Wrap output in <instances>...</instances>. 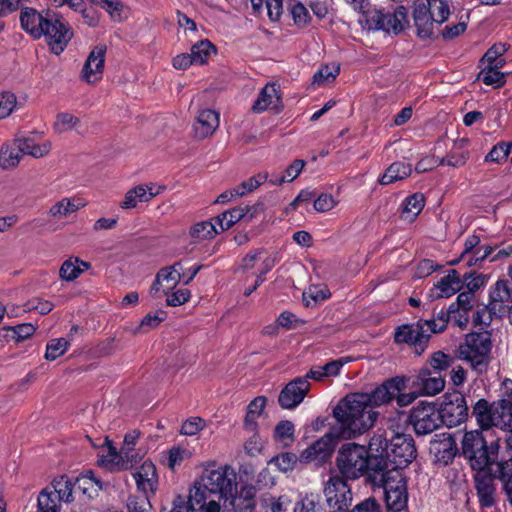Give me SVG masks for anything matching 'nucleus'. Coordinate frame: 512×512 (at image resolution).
Returning <instances> with one entry per match:
<instances>
[{"label": "nucleus", "instance_id": "3c124183", "mask_svg": "<svg viewBox=\"0 0 512 512\" xmlns=\"http://www.w3.org/2000/svg\"><path fill=\"white\" fill-rule=\"evenodd\" d=\"M507 51L503 43H496L491 46L480 59V64H505L506 59L502 58Z\"/></svg>", "mask_w": 512, "mask_h": 512}, {"label": "nucleus", "instance_id": "37998d69", "mask_svg": "<svg viewBox=\"0 0 512 512\" xmlns=\"http://www.w3.org/2000/svg\"><path fill=\"white\" fill-rule=\"evenodd\" d=\"M22 156L18 145L13 147L8 144H3L0 150V166L3 169L13 168L19 164Z\"/></svg>", "mask_w": 512, "mask_h": 512}, {"label": "nucleus", "instance_id": "39448f33", "mask_svg": "<svg viewBox=\"0 0 512 512\" xmlns=\"http://www.w3.org/2000/svg\"><path fill=\"white\" fill-rule=\"evenodd\" d=\"M470 406L472 408L471 416L475 418L479 428L487 433H493V428L511 429L512 428V400L508 398L488 401L485 398H479L476 401L468 395Z\"/></svg>", "mask_w": 512, "mask_h": 512}, {"label": "nucleus", "instance_id": "58836bf2", "mask_svg": "<svg viewBox=\"0 0 512 512\" xmlns=\"http://www.w3.org/2000/svg\"><path fill=\"white\" fill-rule=\"evenodd\" d=\"M288 11L292 17L294 25L298 28H304L308 26L312 20L309 10L300 1L292 0L289 3Z\"/></svg>", "mask_w": 512, "mask_h": 512}, {"label": "nucleus", "instance_id": "9d476101", "mask_svg": "<svg viewBox=\"0 0 512 512\" xmlns=\"http://www.w3.org/2000/svg\"><path fill=\"white\" fill-rule=\"evenodd\" d=\"M467 399L468 396L458 391L443 396V401L438 406L442 425L453 428L467 420L470 406Z\"/></svg>", "mask_w": 512, "mask_h": 512}, {"label": "nucleus", "instance_id": "f257e3e1", "mask_svg": "<svg viewBox=\"0 0 512 512\" xmlns=\"http://www.w3.org/2000/svg\"><path fill=\"white\" fill-rule=\"evenodd\" d=\"M406 376L386 379L371 392L349 393L336 404V416H345L349 420L348 431H357L361 435L372 428L379 417L376 407L390 403L399 392L404 391Z\"/></svg>", "mask_w": 512, "mask_h": 512}, {"label": "nucleus", "instance_id": "cd10ccee", "mask_svg": "<svg viewBox=\"0 0 512 512\" xmlns=\"http://www.w3.org/2000/svg\"><path fill=\"white\" fill-rule=\"evenodd\" d=\"M413 18L418 30V35L427 37L432 33L433 18H430V7L427 5V0H413Z\"/></svg>", "mask_w": 512, "mask_h": 512}, {"label": "nucleus", "instance_id": "72a5a7b5", "mask_svg": "<svg viewBox=\"0 0 512 512\" xmlns=\"http://www.w3.org/2000/svg\"><path fill=\"white\" fill-rule=\"evenodd\" d=\"M502 66H485L477 75V80H481L485 85L492 86L494 89L501 88L506 83L508 72L499 70Z\"/></svg>", "mask_w": 512, "mask_h": 512}, {"label": "nucleus", "instance_id": "aec40b11", "mask_svg": "<svg viewBox=\"0 0 512 512\" xmlns=\"http://www.w3.org/2000/svg\"><path fill=\"white\" fill-rule=\"evenodd\" d=\"M260 212H263V205L257 203L253 206L234 207L214 218L215 224L220 226L221 232L228 230L239 221L250 223Z\"/></svg>", "mask_w": 512, "mask_h": 512}, {"label": "nucleus", "instance_id": "bf43d9fd", "mask_svg": "<svg viewBox=\"0 0 512 512\" xmlns=\"http://www.w3.org/2000/svg\"><path fill=\"white\" fill-rule=\"evenodd\" d=\"M277 262L278 258L276 256L267 257L264 259L262 262V269L257 276L255 284L252 287L246 288L244 290V296H250L265 281L264 275L271 271Z\"/></svg>", "mask_w": 512, "mask_h": 512}, {"label": "nucleus", "instance_id": "6e6552de", "mask_svg": "<svg viewBox=\"0 0 512 512\" xmlns=\"http://www.w3.org/2000/svg\"><path fill=\"white\" fill-rule=\"evenodd\" d=\"M407 24V11L404 6L391 8L375 6L362 28L383 31L388 34H399Z\"/></svg>", "mask_w": 512, "mask_h": 512}, {"label": "nucleus", "instance_id": "c85d7f7f", "mask_svg": "<svg viewBox=\"0 0 512 512\" xmlns=\"http://www.w3.org/2000/svg\"><path fill=\"white\" fill-rule=\"evenodd\" d=\"M74 479L68 475L63 474L55 477L50 484V489L53 495L56 496L58 502L71 503L74 501L75 484Z\"/></svg>", "mask_w": 512, "mask_h": 512}, {"label": "nucleus", "instance_id": "ea45409f", "mask_svg": "<svg viewBox=\"0 0 512 512\" xmlns=\"http://www.w3.org/2000/svg\"><path fill=\"white\" fill-rule=\"evenodd\" d=\"M462 288L460 286H454L449 278H441L432 289H430L428 293V298L431 301L440 299V298H448L453 296L454 294L460 292Z\"/></svg>", "mask_w": 512, "mask_h": 512}, {"label": "nucleus", "instance_id": "ddd939ff", "mask_svg": "<svg viewBox=\"0 0 512 512\" xmlns=\"http://www.w3.org/2000/svg\"><path fill=\"white\" fill-rule=\"evenodd\" d=\"M202 483H204V488L208 489L209 494H214L218 500H223L227 495H231V491L237 488L236 474L228 466L207 471Z\"/></svg>", "mask_w": 512, "mask_h": 512}, {"label": "nucleus", "instance_id": "c9c22d12", "mask_svg": "<svg viewBox=\"0 0 512 512\" xmlns=\"http://www.w3.org/2000/svg\"><path fill=\"white\" fill-rule=\"evenodd\" d=\"M489 298V303L496 307L512 302V285L508 280H498L490 289Z\"/></svg>", "mask_w": 512, "mask_h": 512}, {"label": "nucleus", "instance_id": "a18cd8bd", "mask_svg": "<svg viewBox=\"0 0 512 512\" xmlns=\"http://www.w3.org/2000/svg\"><path fill=\"white\" fill-rule=\"evenodd\" d=\"M344 2L358 15V23L361 27L376 6L372 4L371 0H344Z\"/></svg>", "mask_w": 512, "mask_h": 512}, {"label": "nucleus", "instance_id": "052dcab7", "mask_svg": "<svg viewBox=\"0 0 512 512\" xmlns=\"http://www.w3.org/2000/svg\"><path fill=\"white\" fill-rule=\"evenodd\" d=\"M498 480L502 483V490L507 497V501L512 506V468H506L501 464L497 469Z\"/></svg>", "mask_w": 512, "mask_h": 512}, {"label": "nucleus", "instance_id": "0e129e2a", "mask_svg": "<svg viewBox=\"0 0 512 512\" xmlns=\"http://www.w3.org/2000/svg\"><path fill=\"white\" fill-rule=\"evenodd\" d=\"M17 98L14 93H0V119L9 116L16 106Z\"/></svg>", "mask_w": 512, "mask_h": 512}, {"label": "nucleus", "instance_id": "c03bdc74", "mask_svg": "<svg viewBox=\"0 0 512 512\" xmlns=\"http://www.w3.org/2000/svg\"><path fill=\"white\" fill-rule=\"evenodd\" d=\"M504 307H496V305H491L488 303L487 305H484L482 308H478L474 313L472 317L473 324L475 326H484L488 327L490 326L493 317L497 314V311L501 312Z\"/></svg>", "mask_w": 512, "mask_h": 512}, {"label": "nucleus", "instance_id": "a19ab883", "mask_svg": "<svg viewBox=\"0 0 512 512\" xmlns=\"http://www.w3.org/2000/svg\"><path fill=\"white\" fill-rule=\"evenodd\" d=\"M92 4L103 8L115 22L126 18L125 6L120 0H89Z\"/></svg>", "mask_w": 512, "mask_h": 512}, {"label": "nucleus", "instance_id": "774afa93", "mask_svg": "<svg viewBox=\"0 0 512 512\" xmlns=\"http://www.w3.org/2000/svg\"><path fill=\"white\" fill-rule=\"evenodd\" d=\"M348 512H382L380 503L374 497H368Z\"/></svg>", "mask_w": 512, "mask_h": 512}, {"label": "nucleus", "instance_id": "f03ea898", "mask_svg": "<svg viewBox=\"0 0 512 512\" xmlns=\"http://www.w3.org/2000/svg\"><path fill=\"white\" fill-rule=\"evenodd\" d=\"M382 440L379 437H371L368 445H360L355 442L343 443L338 449L336 467L346 483L347 480H356L361 476H367L372 482L382 471V459L380 454Z\"/></svg>", "mask_w": 512, "mask_h": 512}, {"label": "nucleus", "instance_id": "338daca9", "mask_svg": "<svg viewBox=\"0 0 512 512\" xmlns=\"http://www.w3.org/2000/svg\"><path fill=\"white\" fill-rule=\"evenodd\" d=\"M161 512H196V510L187 500L186 496L178 494L172 500L171 508L168 511L163 508Z\"/></svg>", "mask_w": 512, "mask_h": 512}, {"label": "nucleus", "instance_id": "8fccbe9b", "mask_svg": "<svg viewBox=\"0 0 512 512\" xmlns=\"http://www.w3.org/2000/svg\"><path fill=\"white\" fill-rule=\"evenodd\" d=\"M189 234L192 238L209 239L218 234V231L215 223L211 221H201L190 228Z\"/></svg>", "mask_w": 512, "mask_h": 512}, {"label": "nucleus", "instance_id": "f3484780", "mask_svg": "<svg viewBox=\"0 0 512 512\" xmlns=\"http://www.w3.org/2000/svg\"><path fill=\"white\" fill-rule=\"evenodd\" d=\"M256 493V486L242 485L239 491L236 488L231 491V495H227L223 499V507L232 512H254L257 505Z\"/></svg>", "mask_w": 512, "mask_h": 512}, {"label": "nucleus", "instance_id": "f8f14e48", "mask_svg": "<svg viewBox=\"0 0 512 512\" xmlns=\"http://www.w3.org/2000/svg\"><path fill=\"white\" fill-rule=\"evenodd\" d=\"M46 23L47 24L44 25L43 36L46 37L51 51L59 55L64 51L67 43L73 37V32L66 20L58 14H48Z\"/></svg>", "mask_w": 512, "mask_h": 512}, {"label": "nucleus", "instance_id": "2eb2a0df", "mask_svg": "<svg viewBox=\"0 0 512 512\" xmlns=\"http://www.w3.org/2000/svg\"><path fill=\"white\" fill-rule=\"evenodd\" d=\"M406 388L417 389L420 395L433 396L440 393L445 387V380L441 375L434 374L429 367H422L417 375L406 376Z\"/></svg>", "mask_w": 512, "mask_h": 512}, {"label": "nucleus", "instance_id": "6ab92c4d", "mask_svg": "<svg viewBox=\"0 0 512 512\" xmlns=\"http://www.w3.org/2000/svg\"><path fill=\"white\" fill-rule=\"evenodd\" d=\"M310 386V382L304 378L296 377L288 382L278 396L280 407L288 410L296 408L307 396Z\"/></svg>", "mask_w": 512, "mask_h": 512}, {"label": "nucleus", "instance_id": "2f4dec72", "mask_svg": "<svg viewBox=\"0 0 512 512\" xmlns=\"http://www.w3.org/2000/svg\"><path fill=\"white\" fill-rule=\"evenodd\" d=\"M73 484H75L76 492H81L88 499L95 498L102 489L101 481L94 477V473L91 470L74 478Z\"/></svg>", "mask_w": 512, "mask_h": 512}, {"label": "nucleus", "instance_id": "dca6fc26", "mask_svg": "<svg viewBox=\"0 0 512 512\" xmlns=\"http://www.w3.org/2000/svg\"><path fill=\"white\" fill-rule=\"evenodd\" d=\"M497 469L494 471L477 472L473 475L474 488L481 508H492L497 500V487L495 480Z\"/></svg>", "mask_w": 512, "mask_h": 512}, {"label": "nucleus", "instance_id": "603ef678", "mask_svg": "<svg viewBox=\"0 0 512 512\" xmlns=\"http://www.w3.org/2000/svg\"><path fill=\"white\" fill-rule=\"evenodd\" d=\"M453 360V357L443 351H437L430 356L429 368L434 374L441 375L442 371L447 370L453 364Z\"/></svg>", "mask_w": 512, "mask_h": 512}, {"label": "nucleus", "instance_id": "13d9d810", "mask_svg": "<svg viewBox=\"0 0 512 512\" xmlns=\"http://www.w3.org/2000/svg\"><path fill=\"white\" fill-rule=\"evenodd\" d=\"M512 147V143L499 142L493 146L490 152L486 155V162H496L501 163L505 161L509 156L510 149Z\"/></svg>", "mask_w": 512, "mask_h": 512}, {"label": "nucleus", "instance_id": "a878e982", "mask_svg": "<svg viewBox=\"0 0 512 512\" xmlns=\"http://www.w3.org/2000/svg\"><path fill=\"white\" fill-rule=\"evenodd\" d=\"M475 294L467 291L460 292L456 301L451 303L450 312L457 316L456 326L465 329L469 323V312L473 309Z\"/></svg>", "mask_w": 512, "mask_h": 512}, {"label": "nucleus", "instance_id": "412c9836", "mask_svg": "<svg viewBox=\"0 0 512 512\" xmlns=\"http://www.w3.org/2000/svg\"><path fill=\"white\" fill-rule=\"evenodd\" d=\"M458 448L455 439L449 433L436 434L430 443V453L436 463L447 466L457 455Z\"/></svg>", "mask_w": 512, "mask_h": 512}, {"label": "nucleus", "instance_id": "79ce46f5", "mask_svg": "<svg viewBox=\"0 0 512 512\" xmlns=\"http://www.w3.org/2000/svg\"><path fill=\"white\" fill-rule=\"evenodd\" d=\"M60 503L50 487H46L38 495L37 512H60Z\"/></svg>", "mask_w": 512, "mask_h": 512}, {"label": "nucleus", "instance_id": "1a4fd4ad", "mask_svg": "<svg viewBox=\"0 0 512 512\" xmlns=\"http://www.w3.org/2000/svg\"><path fill=\"white\" fill-rule=\"evenodd\" d=\"M372 483L383 487L385 502L389 510L400 512L407 506V484L401 473L392 475L380 472Z\"/></svg>", "mask_w": 512, "mask_h": 512}, {"label": "nucleus", "instance_id": "5701e85b", "mask_svg": "<svg viewBox=\"0 0 512 512\" xmlns=\"http://www.w3.org/2000/svg\"><path fill=\"white\" fill-rule=\"evenodd\" d=\"M216 47L209 40H201L191 48V53L177 55L173 64H207L213 61Z\"/></svg>", "mask_w": 512, "mask_h": 512}, {"label": "nucleus", "instance_id": "9b49d317", "mask_svg": "<svg viewBox=\"0 0 512 512\" xmlns=\"http://www.w3.org/2000/svg\"><path fill=\"white\" fill-rule=\"evenodd\" d=\"M441 413L434 402L421 401L409 414V423L418 436L430 434L442 426Z\"/></svg>", "mask_w": 512, "mask_h": 512}, {"label": "nucleus", "instance_id": "864d4df0", "mask_svg": "<svg viewBox=\"0 0 512 512\" xmlns=\"http://www.w3.org/2000/svg\"><path fill=\"white\" fill-rule=\"evenodd\" d=\"M297 462H300L299 457L292 452H282L270 460V463L275 464L277 468L284 473L292 471Z\"/></svg>", "mask_w": 512, "mask_h": 512}, {"label": "nucleus", "instance_id": "c756f323", "mask_svg": "<svg viewBox=\"0 0 512 512\" xmlns=\"http://www.w3.org/2000/svg\"><path fill=\"white\" fill-rule=\"evenodd\" d=\"M133 477L136 481L138 490L143 493H147V491H154L155 484L157 479L156 468L154 464L146 460L139 467V469L133 474Z\"/></svg>", "mask_w": 512, "mask_h": 512}, {"label": "nucleus", "instance_id": "423d86ee", "mask_svg": "<svg viewBox=\"0 0 512 512\" xmlns=\"http://www.w3.org/2000/svg\"><path fill=\"white\" fill-rule=\"evenodd\" d=\"M382 440L383 451L381 473L395 474L407 468L417 457V449L413 437L409 434H396L388 440L383 434H374Z\"/></svg>", "mask_w": 512, "mask_h": 512}, {"label": "nucleus", "instance_id": "4c0bfd02", "mask_svg": "<svg viewBox=\"0 0 512 512\" xmlns=\"http://www.w3.org/2000/svg\"><path fill=\"white\" fill-rule=\"evenodd\" d=\"M326 499L320 494L310 493L296 503L294 512H328Z\"/></svg>", "mask_w": 512, "mask_h": 512}, {"label": "nucleus", "instance_id": "69168bd1", "mask_svg": "<svg viewBox=\"0 0 512 512\" xmlns=\"http://www.w3.org/2000/svg\"><path fill=\"white\" fill-rule=\"evenodd\" d=\"M105 66H83L80 78L88 84H95L102 79Z\"/></svg>", "mask_w": 512, "mask_h": 512}, {"label": "nucleus", "instance_id": "09e8293b", "mask_svg": "<svg viewBox=\"0 0 512 512\" xmlns=\"http://www.w3.org/2000/svg\"><path fill=\"white\" fill-rule=\"evenodd\" d=\"M166 315V312L162 310H159L154 314L148 313L146 316L143 317L139 325L133 330V333H146L150 329L158 327L160 323L165 320Z\"/></svg>", "mask_w": 512, "mask_h": 512}, {"label": "nucleus", "instance_id": "0eeeda50", "mask_svg": "<svg viewBox=\"0 0 512 512\" xmlns=\"http://www.w3.org/2000/svg\"><path fill=\"white\" fill-rule=\"evenodd\" d=\"M492 335L484 330L471 332L466 335L465 342L459 346V353L462 359L470 363L477 374L486 373L492 360Z\"/></svg>", "mask_w": 512, "mask_h": 512}, {"label": "nucleus", "instance_id": "680f3d73", "mask_svg": "<svg viewBox=\"0 0 512 512\" xmlns=\"http://www.w3.org/2000/svg\"><path fill=\"white\" fill-rule=\"evenodd\" d=\"M294 424L289 420L280 421L275 429H274V438L278 441L283 442L286 439H289L290 442L294 440Z\"/></svg>", "mask_w": 512, "mask_h": 512}, {"label": "nucleus", "instance_id": "4d7b16f0", "mask_svg": "<svg viewBox=\"0 0 512 512\" xmlns=\"http://www.w3.org/2000/svg\"><path fill=\"white\" fill-rule=\"evenodd\" d=\"M340 73V66H321V68L313 75L312 84L323 86L326 83L332 82Z\"/></svg>", "mask_w": 512, "mask_h": 512}, {"label": "nucleus", "instance_id": "7c9ffc66", "mask_svg": "<svg viewBox=\"0 0 512 512\" xmlns=\"http://www.w3.org/2000/svg\"><path fill=\"white\" fill-rule=\"evenodd\" d=\"M14 145H18L22 155H31L35 158H41L47 155L51 150L49 141L39 145L31 137L17 135L14 139Z\"/></svg>", "mask_w": 512, "mask_h": 512}, {"label": "nucleus", "instance_id": "4468645a", "mask_svg": "<svg viewBox=\"0 0 512 512\" xmlns=\"http://www.w3.org/2000/svg\"><path fill=\"white\" fill-rule=\"evenodd\" d=\"M328 512H348L352 492L348 484L339 477H330L324 488Z\"/></svg>", "mask_w": 512, "mask_h": 512}, {"label": "nucleus", "instance_id": "4be33fe9", "mask_svg": "<svg viewBox=\"0 0 512 512\" xmlns=\"http://www.w3.org/2000/svg\"><path fill=\"white\" fill-rule=\"evenodd\" d=\"M267 109L273 110L279 114L284 109L280 86L274 82L267 83L260 91L257 100L252 106V110L261 113Z\"/></svg>", "mask_w": 512, "mask_h": 512}, {"label": "nucleus", "instance_id": "473e14b6", "mask_svg": "<svg viewBox=\"0 0 512 512\" xmlns=\"http://www.w3.org/2000/svg\"><path fill=\"white\" fill-rule=\"evenodd\" d=\"M255 12L262 15L264 12L272 22L280 20L283 14V0H251Z\"/></svg>", "mask_w": 512, "mask_h": 512}, {"label": "nucleus", "instance_id": "b1692460", "mask_svg": "<svg viewBox=\"0 0 512 512\" xmlns=\"http://www.w3.org/2000/svg\"><path fill=\"white\" fill-rule=\"evenodd\" d=\"M214 494H209L208 489L204 488V483L195 482L193 489H190L187 500L193 505L196 512H220L219 502L212 498Z\"/></svg>", "mask_w": 512, "mask_h": 512}, {"label": "nucleus", "instance_id": "6e6d98bb", "mask_svg": "<svg viewBox=\"0 0 512 512\" xmlns=\"http://www.w3.org/2000/svg\"><path fill=\"white\" fill-rule=\"evenodd\" d=\"M425 206V197L422 193H414L408 196L404 201L403 213L411 214L414 219L421 213Z\"/></svg>", "mask_w": 512, "mask_h": 512}, {"label": "nucleus", "instance_id": "de8ad7c7", "mask_svg": "<svg viewBox=\"0 0 512 512\" xmlns=\"http://www.w3.org/2000/svg\"><path fill=\"white\" fill-rule=\"evenodd\" d=\"M70 347V342L65 338H55L46 345L45 359L53 361L62 356Z\"/></svg>", "mask_w": 512, "mask_h": 512}, {"label": "nucleus", "instance_id": "393cba45", "mask_svg": "<svg viewBox=\"0 0 512 512\" xmlns=\"http://www.w3.org/2000/svg\"><path fill=\"white\" fill-rule=\"evenodd\" d=\"M50 12L42 15L34 8H25L21 11L20 22L22 28L32 37L39 39L43 36L44 25Z\"/></svg>", "mask_w": 512, "mask_h": 512}, {"label": "nucleus", "instance_id": "5fc2aeb1", "mask_svg": "<svg viewBox=\"0 0 512 512\" xmlns=\"http://www.w3.org/2000/svg\"><path fill=\"white\" fill-rule=\"evenodd\" d=\"M80 123V119L67 112H60L56 115V120L53 124L55 132L61 134L66 131L72 130Z\"/></svg>", "mask_w": 512, "mask_h": 512}, {"label": "nucleus", "instance_id": "7ed1b4c3", "mask_svg": "<svg viewBox=\"0 0 512 512\" xmlns=\"http://www.w3.org/2000/svg\"><path fill=\"white\" fill-rule=\"evenodd\" d=\"M500 440L494 433L481 430L466 431L461 441L460 456L475 473L494 471L499 469L501 460Z\"/></svg>", "mask_w": 512, "mask_h": 512}, {"label": "nucleus", "instance_id": "f704fd0d", "mask_svg": "<svg viewBox=\"0 0 512 512\" xmlns=\"http://www.w3.org/2000/svg\"><path fill=\"white\" fill-rule=\"evenodd\" d=\"M36 331V327L31 323H22L16 326H4L0 329V336L7 341L14 340L21 342L32 336Z\"/></svg>", "mask_w": 512, "mask_h": 512}, {"label": "nucleus", "instance_id": "20e7f679", "mask_svg": "<svg viewBox=\"0 0 512 512\" xmlns=\"http://www.w3.org/2000/svg\"><path fill=\"white\" fill-rule=\"evenodd\" d=\"M335 412L336 406L332 410V416L336 424L330 428L329 432L301 452L299 455L300 463H314L317 467L323 466L331 460L340 441L354 439L361 435L357 431L346 430L349 420H346L345 416L340 419Z\"/></svg>", "mask_w": 512, "mask_h": 512}, {"label": "nucleus", "instance_id": "e2e57ef3", "mask_svg": "<svg viewBox=\"0 0 512 512\" xmlns=\"http://www.w3.org/2000/svg\"><path fill=\"white\" fill-rule=\"evenodd\" d=\"M151 504L147 495L131 496L128 498L127 510L128 512H150Z\"/></svg>", "mask_w": 512, "mask_h": 512}, {"label": "nucleus", "instance_id": "a211bd4d", "mask_svg": "<svg viewBox=\"0 0 512 512\" xmlns=\"http://www.w3.org/2000/svg\"><path fill=\"white\" fill-rule=\"evenodd\" d=\"M394 341L397 344L405 343L413 346L415 354L420 356L428 346L430 334L417 327L416 323L403 324L395 329Z\"/></svg>", "mask_w": 512, "mask_h": 512}, {"label": "nucleus", "instance_id": "bb28decb", "mask_svg": "<svg viewBox=\"0 0 512 512\" xmlns=\"http://www.w3.org/2000/svg\"><path fill=\"white\" fill-rule=\"evenodd\" d=\"M219 126V114L211 109L199 112L193 124L194 135L197 139H205L211 136Z\"/></svg>", "mask_w": 512, "mask_h": 512}, {"label": "nucleus", "instance_id": "49530a36", "mask_svg": "<svg viewBox=\"0 0 512 512\" xmlns=\"http://www.w3.org/2000/svg\"><path fill=\"white\" fill-rule=\"evenodd\" d=\"M434 23L445 22L450 15V7L446 0H427Z\"/></svg>", "mask_w": 512, "mask_h": 512}, {"label": "nucleus", "instance_id": "e433bc0d", "mask_svg": "<svg viewBox=\"0 0 512 512\" xmlns=\"http://www.w3.org/2000/svg\"><path fill=\"white\" fill-rule=\"evenodd\" d=\"M412 173V167L408 163L394 162L385 171L380 178L381 185H388L398 180L409 177Z\"/></svg>", "mask_w": 512, "mask_h": 512}]
</instances>
